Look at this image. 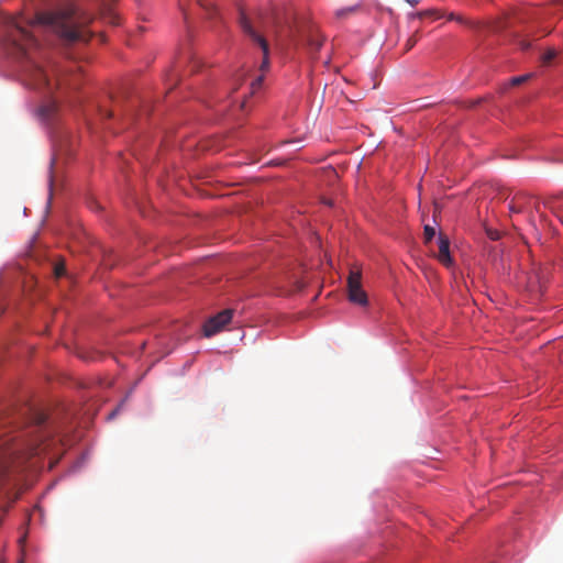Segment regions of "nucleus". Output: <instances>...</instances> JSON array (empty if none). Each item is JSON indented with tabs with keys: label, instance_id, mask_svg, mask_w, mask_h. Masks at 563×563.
<instances>
[{
	"label": "nucleus",
	"instance_id": "1",
	"mask_svg": "<svg viewBox=\"0 0 563 563\" xmlns=\"http://www.w3.org/2000/svg\"><path fill=\"white\" fill-rule=\"evenodd\" d=\"M93 18L95 13L68 3L53 10L37 12L33 19V25L53 32L66 44L86 43L91 36L86 25Z\"/></svg>",
	"mask_w": 563,
	"mask_h": 563
},
{
	"label": "nucleus",
	"instance_id": "2",
	"mask_svg": "<svg viewBox=\"0 0 563 563\" xmlns=\"http://www.w3.org/2000/svg\"><path fill=\"white\" fill-rule=\"evenodd\" d=\"M8 55L11 56L18 64V71L21 77L22 84L33 90L47 89L52 92L54 84L49 77L45 64L33 56L30 48L18 41H12L8 47Z\"/></svg>",
	"mask_w": 563,
	"mask_h": 563
},
{
	"label": "nucleus",
	"instance_id": "3",
	"mask_svg": "<svg viewBox=\"0 0 563 563\" xmlns=\"http://www.w3.org/2000/svg\"><path fill=\"white\" fill-rule=\"evenodd\" d=\"M34 115L43 124L53 137V125L59 119V104L55 98L47 97L41 106L34 110Z\"/></svg>",
	"mask_w": 563,
	"mask_h": 563
},
{
	"label": "nucleus",
	"instance_id": "4",
	"mask_svg": "<svg viewBox=\"0 0 563 563\" xmlns=\"http://www.w3.org/2000/svg\"><path fill=\"white\" fill-rule=\"evenodd\" d=\"M240 26L244 34L256 45H258L263 52V60L261 69L265 70L269 66V47L268 43L263 35H261L252 25L251 21L244 12H240Z\"/></svg>",
	"mask_w": 563,
	"mask_h": 563
},
{
	"label": "nucleus",
	"instance_id": "5",
	"mask_svg": "<svg viewBox=\"0 0 563 563\" xmlns=\"http://www.w3.org/2000/svg\"><path fill=\"white\" fill-rule=\"evenodd\" d=\"M349 299L353 303L366 306L368 302L367 295L362 287V273L352 269L347 278Z\"/></svg>",
	"mask_w": 563,
	"mask_h": 563
},
{
	"label": "nucleus",
	"instance_id": "6",
	"mask_svg": "<svg viewBox=\"0 0 563 563\" xmlns=\"http://www.w3.org/2000/svg\"><path fill=\"white\" fill-rule=\"evenodd\" d=\"M233 317L232 309H224L217 314L210 317L203 324V335L211 338L219 333L224 325H227Z\"/></svg>",
	"mask_w": 563,
	"mask_h": 563
},
{
	"label": "nucleus",
	"instance_id": "7",
	"mask_svg": "<svg viewBox=\"0 0 563 563\" xmlns=\"http://www.w3.org/2000/svg\"><path fill=\"white\" fill-rule=\"evenodd\" d=\"M19 453V450L9 445L7 442H0V483L4 479L10 464Z\"/></svg>",
	"mask_w": 563,
	"mask_h": 563
},
{
	"label": "nucleus",
	"instance_id": "8",
	"mask_svg": "<svg viewBox=\"0 0 563 563\" xmlns=\"http://www.w3.org/2000/svg\"><path fill=\"white\" fill-rule=\"evenodd\" d=\"M438 244H439V261L445 265L451 266L453 264V258L450 252V240L448 236L442 233L438 234Z\"/></svg>",
	"mask_w": 563,
	"mask_h": 563
},
{
	"label": "nucleus",
	"instance_id": "9",
	"mask_svg": "<svg viewBox=\"0 0 563 563\" xmlns=\"http://www.w3.org/2000/svg\"><path fill=\"white\" fill-rule=\"evenodd\" d=\"M96 11L99 14L109 15L111 22H117V16L112 12V4L114 0H93Z\"/></svg>",
	"mask_w": 563,
	"mask_h": 563
},
{
	"label": "nucleus",
	"instance_id": "10",
	"mask_svg": "<svg viewBox=\"0 0 563 563\" xmlns=\"http://www.w3.org/2000/svg\"><path fill=\"white\" fill-rule=\"evenodd\" d=\"M30 422L36 429H43L47 422V416L43 411L30 408Z\"/></svg>",
	"mask_w": 563,
	"mask_h": 563
},
{
	"label": "nucleus",
	"instance_id": "11",
	"mask_svg": "<svg viewBox=\"0 0 563 563\" xmlns=\"http://www.w3.org/2000/svg\"><path fill=\"white\" fill-rule=\"evenodd\" d=\"M54 163H55V158L52 157L51 161H49V168H48V189H49V195L47 197V201H46V209L49 208V205H51V200H52V188H53V166H54Z\"/></svg>",
	"mask_w": 563,
	"mask_h": 563
},
{
	"label": "nucleus",
	"instance_id": "12",
	"mask_svg": "<svg viewBox=\"0 0 563 563\" xmlns=\"http://www.w3.org/2000/svg\"><path fill=\"white\" fill-rule=\"evenodd\" d=\"M558 56V51L555 48H548L542 55L541 60L544 65H550L552 60H554Z\"/></svg>",
	"mask_w": 563,
	"mask_h": 563
},
{
	"label": "nucleus",
	"instance_id": "13",
	"mask_svg": "<svg viewBox=\"0 0 563 563\" xmlns=\"http://www.w3.org/2000/svg\"><path fill=\"white\" fill-rule=\"evenodd\" d=\"M357 8H358L357 4L340 8L335 11V15H336V18L342 19V18L346 16L349 13L354 12Z\"/></svg>",
	"mask_w": 563,
	"mask_h": 563
},
{
	"label": "nucleus",
	"instance_id": "14",
	"mask_svg": "<svg viewBox=\"0 0 563 563\" xmlns=\"http://www.w3.org/2000/svg\"><path fill=\"white\" fill-rule=\"evenodd\" d=\"M424 240L427 243L431 242L437 235V231L430 224H426L423 228Z\"/></svg>",
	"mask_w": 563,
	"mask_h": 563
},
{
	"label": "nucleus",
	"instance_id": "15",
	"mask_svg": "<svg viewBox=\"0 0 563 563\" xmlns=\"http://www.w3.org/2000/svg\"><path fill=\"white\" fill-rule=\"evenodd\" d=\"M531 77L530 74H526V75H520V76H515L510 79V84L512 86H518L525 81H527L529 78Z\"/></svg>",
	"mask_w": 563,
	"mask_h": 563
},
{
	"label": "nucleus",
	"instance_id": "16",
	"mask_svg": "<svg viewBox=\"0 0 563 563\" xmlns=\"http://www.w3.org/2000/svg\"><path fill=\"white\" fill-rule=\"evenodd\" d=\"M519 47L522 51H529L532 47V43L529 40H527V38H521L519 41Z\"/></svg>",
	"mask_w": 563,
	"mask_h": 563
},
{
	"label": "nucleus",
	"instance_id": "17",
	"mask_svg": "<svg viewBox=\"0 0 563 563\" xmlns=\"http://www.w3.org/2000/svg\"><path fill=\"white\" fill-rule=\"evenodd\" d=\"M24 35L27 37V41H29L30 45H33V46H36V47L40 45L38 40L34 35H29L26 33Z\"/></svg>",
	"mask_w": 563,
	"mask_h": 563
},
{
	"label": "nucleus",
	"instance_id": "18",
	"mask_svg": "<svg viewBox=\"0 0 563 563\" xmlns=\"http://www.w3.org/2000/svg\"><path fill=\"white\" fill-rule=\"evenodd\" d=\"M124 401H122L113 411H111L108 415V420H112L120 411L121 407L123 406Z\"/></svg>",
	"mask_w": 563,
	"mask_h": 563
},
{
	"label": "nucleus",
	"instance_id": "19",
	"mask_svg": "<svg viewBox=\"0 0 563 563\" xmlns=\"http://www.w3.org/2000/svg\"><path fill=\"white\" fill-rule=\"evenodd\" d=\"M55 274L57 277H62L65 275V267L62 265H58L55 267Z\"/></svg>",
	"mask_w": 563,
	"mask_h": 563
},
{
	"label": "nucleus",
	"instance_id": "20",
	"mask_svg": "<svg viewBox=\"0 0 563 563\" xmlns=\"http://www.w3.org/2000/svg\"><path fill=\"white\" fill-rule=\"evenodd\" d=\"M449 20H456L459 22H462V18L455 15L454 13H450Z\"/></svg>",
	"mask_w": 563,
	"mask_h": 563
},
{
	"label": "nucleus",
	"instance_id": "21",
	"mask_svg": "<svg viewBox=\"0 0 563 563\" xmlns=\"http://www.w3.org/2000/svg\"><path fill=\"white\" fill-rule=\"evenodd\" d=\"M85 459H86V457H85V455H84V456H81V460H80V461H78V462L75 464V467H76V468H79V467L85 463Z\"/></svg>",
	"mask_w": 563,
	"mask_h": 563
},
{
	"label": "nucleus",
	"instance_id": "22",
	"mask_svg": "<svg viewBox=\"0 0 563 563\" xmlns=\"http://www.w3.org/2000/svg\"><path fill=\"white\" fill-rule=\"evenodd\" d=\"M407 3H409L411 7H415L419 3L420 0H405Z\"/></svg>",
	"mask_w": 563,
	"mask_h": 563
},
{
	"label": "nucleus",
	"instance_id": "23",
	"mask_svg": "<svg viewBox=\"0 0 563 563\" xmlns=\"http://www.w3.org/2000/svg\"><path fill=\"white\" fill-rule=\"evenodd\" d=\"M30 450H31L32 452H35V451H36V444H35V443H34V444H32V446L30 448Z\"/></svg>",
	"mask_w": 563,
	"mask_h": 563
},
{
	"label": "nucleus",
	"instance_id": "24",
	"mask_svg": "<svg viewBox=\"0 0 563 563\" xmlns=\"http://www.w3.org/2000/svg\"><path fill=\"white\" fill-rule=\"evenodd\" d=\"M262 80H263V76H258V77L256 78V82H257V84H261V81H262Z\"/></svg>",
	"mask_w": 563,
	"mask_h": 563
},
{
	"label": "nucleus",
	"instance_id": "25",
	"mask_svg": "<svg viewBox=\"0 0 563 563\" xmlns=\"http://www.w3.org/2000/svg\"><path fill=\"white\" fill-rule=\"evenodd\" d=\"M510 211H512V212H518L519 210H518V209H516L515 207L510 206Z\"/></svg>",
	"mask_w": 563,
	"mask_h": 563
},
{
	"label": "nucleus",
	"instance_id": "26",
	"mask_svg": "<svg viewBox=\"0 0 563 563\" xmlns=\"http://www.w3.org/2000/svg\"><path fill=\"white\" fill-rule=\"evenodd\" d=\"M213 13H214V14L217 13V9H214V8H212V9L210 10V14H213Z\"/></svg>",
	"mask_w": 563,
	"mask_h": 563
}]
</instances>
